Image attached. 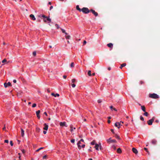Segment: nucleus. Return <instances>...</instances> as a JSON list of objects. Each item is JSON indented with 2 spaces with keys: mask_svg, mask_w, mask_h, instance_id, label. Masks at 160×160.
Instances as JSON below:
<instances>
[{
  "mask_svg": "<svg viewBox=\"0 0 160 160\" xmlns=\"http://www.w3.org/2000/svg\"><path fill=\"white\" fill-rule=\"evenodd\" d=\"M36 130H37V131H39L40 130V129L39 128H36Z\"/></svg>",
  "mask_w": 160,
  "mask_h": 160,
  "instance_id": "58",
  "label": "nucleus"
},
{
  "mask_svg": "<svg viewBox=\"0 0 160 160\" xmlns=\"http://www.w3.org/2000/svg\"><path fill=\"white\" fill-rule=\"evenodd\" d=\"M65 38L66 39H69L71 37V36L70 35H67L65 36Z\"/></svg>",
  "mask_w": 160,
  "mask_h": 160,
  "instance_id": "28",
  "label": "nucleus"
},
{
  "mask_svg": "<svg viewBox=\"0 0 160 160\" xmlns=\"http://www.w3.org/2000/svg\"><path fill=\"white\" fill-rule=\"evenodd\" d=\"M44 148L43 147H41V148H39V149H38L37 150H36V152H38L39 150H40L41 149H43Z\"/></svg>",
  "mask_w": 160,
  "mask_h": 160,
  "instance_id": "31",
  "label": "nucleus"
},
{
  "mask_svg": "<svg viewBox=\"0 0 160 160\" xmlns=\"http://www.w3.org/2000/svg\"><path fill=\"white\" fill-rule=\"evenodd\" d=\"M107 46L109 48L112 49L113 47V45L112 43H110L107 44Z\"/></svg>",
  "mask_w": 160,
  "mask_h": 160,
  "instance_id": "14",
  "label": "nucleus"
},
{
  "mask_svg": "<svg viewBox=\"0 0 160 160\" xmlns=\"http://www.w3.org/2000/svg\"><path fill=\"white\" fill-rule=\"evenodd\" d=\"M38 17L42 18H43V21L45 22H51V19L49 17L46 16L44 15L40 14L38 15Z\"/></svg>",
  "mask_w": 160,
  "mask_h": 160,
  "instance_id": "1",
  "label": "nucleus"
},
{
  "mask_svg": "<svg viewBox=\"0 0 160 160\" xmlns=\"http://www.w3.org/2000/svg\"><path fill=\"white\" fill-rule=\"evenodd\" d=\"M7 62V60L6 59H4L2 61V63H4Z\"/></svg>",
  "mask_w": 160,
  "mask_h": 160,
  "instance_id": "41",
  "label": "nucleus"
},
{
  "mask_svg": "<svg viewBox=\"0 0 160 160\" xmlns=\"http://www.w3.org/2000/svg\"><path fill=\"white\" fill-rule=\"evenodd\" d=\"M11 86V83L9 82H8V83L5 82L4 83V86L5 88H7L8 86Z\"/></svg>",
  "mask_w": 160,
  "mask_h": 160,
  "instance_id": "10",
  "label": "nucleus"
},
{
  "mask_svg": "<svg viewBox=\"0 0 160 160\" xmlns=\"http://www.w3.org/2000/svg\"><path fill=\"white\" fill-rule=\"evenodd\" d=\"M55 26L57 29H59L60 28L59 25L57 24H55Z\"/></svg>",
  "mask_w": 160,
  "mask_h": 160,
  "instance_id": "38",
  "label": "nucleus"
},
{
  "mask_svg": "<svg viewBox=\"0 0 160 160\" xmlns=\"http://www.w3.org/2000/svg\"><path fill=\"white\" fill-rule=\"evenodd\" d=\"M21 151H22V153L24 154H25V152H26L25 150L24 149H22L21 150Z\"/></svg>",
  "mask_w": 160,
  "mask_h": 160,
  "instance_id": "32",
  "label": "nucleus"
},
{
  "mask_svg": "<svg viewBox=\"0 0 160 160\" xmlns=\"http://www.w3.org/2000/svg\"><path fill=\"white\" fill-rule=\"evenodd\" d=\"M53 8V6H51L50 8V10H51Z\"/></svg>",
  "mask_w": 160,
  "mask_h": 160,
  "instance_id": "57",
  "label": "nucleus"
},
{
  "mask_svg": "<svg viewBox=\"0 0 160 160\" xmlns=\"http://www.w3.org/2000/svg\"><path fill=\"white\" fill-rule=\"evenodd\" d=\"M143 115L146 116H148V112H145L144 113Z\"/></svg>",
  "mask_w": 160,
  "mask_h": 160,
  "instance_id": "30",
  "label": "nucleus"
},
{
  "mask_svg": "<svg viewBox=\"0 0 160 160\" xmlns=\"http://www.w3.org/2000/svg\"><path fill=\"white\" fill-rule=\"evenodd\" d=\"M117 152L118 153H120L122 152V150L120 148H118L117 149Z\"/></svg>",
  "mask_w": 160,
  "mask_h": 160,
  "instance_id": "22",
  "label": "nucleus"
},
{
  "mask_svg": "<svg viewBox=\"0 0 160 160\" xmlns=\"http://www.w3.org/2000/svg\"><path fill=\"white\" fill-rule=\"evenodd\" d=\"M116 138H118V139H119V136H117V137H116Z\"/></svg>",
  "mask_w": 160,
  "mask_h": 160,
  "instance_id": "62",
  "label": "nucleus"
},
{
  "mask_svg": "<svg viewBox=\"0 0 160 160\" xmlns=\"http://www.w3.org/2000/svg\"><path fill=\"white\" fill-rule=\"evenodd\" d=\"M74 64L73 62H72L70 64V67L72 68L74 67Z\"/></svg>",
  "mask_w": 160,
  "mask_h": 160,
  "instance_id": "25",
  "label": "nucleus"
},
{
  "mask_svg": "<svg viewBox=\"0 0 160 160\" xmlns=\"http://www.w3.org/2000/svg\"><path fill=\"white\" fill-rule=\"evenodd\" d=\"M10 144L11 146H13V143L12 141H10Z\"/></svg>",
  "mask_w": 160,
  "mask_h": 160,
  "instance_id": "45",
  "label": "nucleus"
},
{
  "mask_svg": "<svg viewBox=\"0 0 160 160\" xmlns=\"http://www.w3.org/2000/svg\"><path fill=\"white\" fill-rule=\"evenodd\" d=\"M3 130L6 131V127L5 125H4V127L2 128Z\"/></svg>",
  "mask_w": 160,
  "mask_h": 160,
  "instance_id": "46",
  "label": "nucleus"
},
{
  "mask_svg": "<svg viewBox=\"0 0 160 160\" xmlns=\"http://www.w3.org/2000/svg\"><path fill=\"white\" fill-rule=\"evenodd\" d=\"M40 113V111L39 110L37 111L36 112V113L37 117L39 119L40 118V116L39 115Z\"/></svg>",
  "mask_w": 160,
  "mask_h": 160,
  "instance_id": "15",
  "label": "nucleus"
},
{
  "mask_svg": "<svg viewBox=\"0 0 160 160\" xmlns=\"http://www.w3.org/2000/svg\"><path fill=\"white\" fill-rule=\"evenodd\" d=\"M75 139H72L71 140V142L73 143H74L75 142Z\"/></svg>",
  "mask_w": 160,
  "mask_h": 160,
  "instance_id": "36",
  "label": "nucleus"
},
{
  "mask_svg": "<svg viewBox=\"0 0 160 160\" xmlns=\"http://www.w3.org/2000/svg\"><path fill=\"white\" fill-rule=\"evenodd\" d=\"M132 150L133 153L135 154H137L138 153V151L137 149L134 148H132Z\"/></svg>",
  "mask_w": 160,
  "mask_h": 160,
  "instance_id": "12",
  "label": "nucleus"
},
{
  "mask_svg": "<svg viewBox=\"0 0 160 160\" xmlns=\"http://www.w3.org/2000/svg\"><path fill=\"white\" fill-rule=\"evenodd\" d=\"M144 83L145 82L143 81H140L139 82V84L141 85L144 84Z\"/></svg>",
  "mask_w": 160,
  "mask_h": 160,
  "instance_id": "27",
  "label": "nucleus"
},
{
  "mask_svg": "<svg viewBox=\"0 0 160 160\" xmlns=\"http://www.w3.org/2000/svg\"><path fill=\"white\" fill-rule=\"evenodd\" d=\"M98 103H100L102 102V101L101 100H98Z\"/></svg>",
  "mask_w": 160,
  "mask_h": 160,
  "instance_id": "51",
  "label": "nucleus"
},
{
  "mask_svg": "<svg viewBox=\"0 0 160 160\" xmlns=\"http://www.w3.org/2000/svg\"><path fill=\"white\" fill-rule=\"evenodd\" d=\"M122 125L121 124L120 122H116L115 124V126L117 127L118 128H119L120 127V126Z\"/></svg>",
  "mask_w": 160,
  "mask_h": 160,
  "instance_id": "7",
  "label": "nucleus"
},
{
  "mask_svg": "<svg viewBox=\"0 0 160 160\" xmlns=\"http://www.w3.org/2000/svg\"><path fill=\"white\" fill-rule=\"evenodd\" d=\"M126 65V63H123L121 65L120 67V68L122 69V67H125Z\"/></svg>",
  "mask_w": 160,
  "mask_h": 160,
  "instance_id": "21",
  "label": "nucleus"
},
{
  "mask_svg": "<svg viewBox=\"0 0 160 160\" xmlns=\"http://www.w3.org/2000/svg\"><path fill=\"white\" fill-rule=\"evenodd\" d=\"M140 120L142 121H143L144 120V118L142 117V116H141L140 117Z\"/></svg>",
  "mask_w": 160,
  "mask_h": 160,
  "instance_id": "33",
  "label": "nucleus"
},
{
  "mask_svg": "<svg viewBox=\"0 0 160 160\" xmlns=\"http://www.w3.org/2000/svg\"><path fill=\"white\" fill-rule=\"evenodd\" d=\"M110 122H111V121H110V120H108V123H110Z\"/></svg>",
  "mask_w": 160,
  "mask_h": 160,
  "instance_id": "64",
  "label": "nucleus"
},
{
  "mask_svg": "<svg viewBox=\"0 0 160 160\" xmlns=\"http://www.w3.org/2000/svg\"><path fill=\"white\" fill-rule=\"evenodd\" d=\"M60 125L61 126H65L66 127H67V125L66 124V122H61L60 123Z\"/></svg>",
  "mask_w": 160,
  "mask_h": 160,
  "instance_id": "11",
  "label": "nucleus"
},
{
  "mask_svg": "<svg viewBox=\"0 0 160 160\" xmlns=\"http://www.w3.org/2000/svg\"><path fill=\"white\" fill-rule=\"evenodd\" d=\"M99 147H100V149H101V145H100V146L99 147L98 144H96L95 145L94 147V148H95V149L96 150H98Z\"/></svg>",
  "mask_w": 160,
  "mask_h": 160,
  "instance_id": "8",
  "label": "nucleus"
},
{
  "mask_svg": "<svg viewBox=\"0 0 160 160\" xmlns=\"http://www.w3.org/2000/svg\"><path fill=\"white\" fill-rule=\"evenodd\" d=\"M76 9L77 10H78L80 12H81L82 10V9H81L79 8V6L78 5H77L76 6Z\"/></svg>",
  "mask_w": 160,
  "mask_h": 160,
  "instance_id": "19",
  "label": "nucleus"
},
{
  "mask_svg": "<svg viewBox=\"0 0 160 160\" xmlns=\"http://www.w3.org/2000/svg\"><path fill=\"white\" fill-rule=\"evenodd\" d=\"M47 157V156L46 155H44L43 157V159H46Z\"/></svg>",
  "mask_w": 160,
  "mask_h": 160,
  "instance_id": "44",
  "label": "nucleus"
},
{
  "mask_svg": "<svg viewBox=\"0 0 160 160\" xmlns=\"http://www.w3.org/2000/svg\"><path fill=\"white\" fill-rule=\"evenodd\" d=\"M44 127L43 128V129L47 131L48 129V126L47 123H44Z\"/></svg>",
  "mask_w": 160,
  "mask_h": 160,
  "instance_id": "9",
  "label": "nucleus"
},
{
  "mask_svg": "<svg viewBox=\"0 0 160 160\" xmlns=\"http://www.w3.org/2000/svg\"><path fill=\"white\" fill-rule=\"evenodd\" d=\"M157 142V140L155 139H152L151 141V143L152 144L154 145H155L156 144Z\"/></svg>",
  "mask_w": 160,
  "mask_h": 160,
  "instance_id": "16",
  "label": "nucleus"
},
{
  "mask_svg": "<svg viewBox=\"0 0 160 160\" xmlns=\"http://www.w3.org/2000/svg\"><path fill=\"white\" fill-rule=\"evenodd\" d=\"M86 43H87V42H86V41L84 40L83 41V45H84L85 44H86Z\"/></svg>",
  "mask_w": 160,
  "mask_h": 160,
  "instance_id": "52",
  "label": "nucleus"
},
{
  "mask_svg": "<svg viewBox=\"0 0 160 160\" xmlns=\"http://www.w3.org/2000/svg\"><path fill=\"white\" fill-rule=\"evenodd\" d=\"M112 149H113L114 150H115L116 149L115 146L114 145L112 146Z\"/></svg>",
  "mask_w": 160,
  "mask_h": 160,
  "instance_id": "34",
  "label": "nucleus"
},
{
  "mask_svg": "<svg viewBox=\"0 0 160 160\" xmlns=\"http://www.w3.org/2000/svg\"><path fill=\"white\" fill-rule=\"evenodd\" d=\"M141 108V109L143 112H145L146 111V108L144 106H142Z\"/></svg>",
  "mask_w": 160,
  "mask_h": 160,
  "instance_id": "20",
  "label": "nucleus"
},
{
  "mask_svg": "<svg viewBox=\"0 0 160 160\" xmlns=\"http://www.w3.org/2000/svg\"><path fill=\"white\" fill-rule=\"evenodd\" d=\"M13 82L14 83H16V82L17 81H16V80L14 79L13 80Z\"/></svg>",
  "mask_w": 160,
  "mask_h": 160,
  "instance_id": "54",
  "label": "nucleus"
},
{
  "mask_svg": "<svg viewBox=\"0 0 160 160\" xmlns=\"http://www.w3.org/2000/svg\"><path fill=\"white\" fill-rule=\"evenodd\" d=\"M107 141L108 143L116 142V141L115 139H111V138H110L107 140Z\"/></svg>",
  "mask_w": 160,
  "mask_h": 160,
  "instance_id": "5",
  "label": "nucleus"
},
{
  "mask_svg": "<svg viewBox=\"0 0 160 160\" xmlns=\"http://www.w3.org/2000/svg\"><path fill=\"white\" fill-rule=\"evenodd\" d=\"M111 68L110 67H108V70H111Z\"/></svg>",
  "mask_w": 160,
  "mask_h": 160,
  "instance_id": "61",
  "label": "nucleus"
},
{
  "mask_svg": "<svg viewBox=\"0 0 160 160\" xmlns=\"http://www.w3.org/2000/svg\"><path fill=\"white\" fill-rule=\"evenodd\" d=\"M155 122L157 123H158L159 122V121L158 120H156L155 121Z\"/></svg>",
  "mask_w": 160,
  "mask_h": 160,
  "instance_id": "60",
  "label": "nucleus"
},
{
  "mask_svg": "<svg viewBox=\"0 0 160 160\" xmlns=\"http://www.w3.org/2000/svg\"><path fill=\"white\" fill-rule=\"evenodd\" d=\"M81 11L84 13L88 14L90 12V10H89L87 8L84 7L82 8Z\"/></svg>",
  "mask_w": 160,
  "mask_h": 160,
  "instance_id": "3",
  "label": "nucleus"
},
{
  "mask_svg": "<svg viewBox=\"0 0 160 160\" xmlns=\"http://www.w3.org/2000/svg\"><path fill=\"white\" fill-rule=\"evenodd\" d=\"M80 142H83L84 143H85V142H84V140L83 139H80Z\"/></svg>",
  "mask_w": 160,
  "mask_h": 160,
  "instance_id": "48",
  "label": "nucleus"
},
{
  "mask_svg": "<svg viewBox=\"0 0 160 160\" xmlns=\"http://www.w3.org/2000/svg\"><path fill=\"white\" fill-rule=\"evenodd\" d=\"M46 133H47V131H46H46H43V133L44 134H46Z\"/></svg>",
  "mask_w": 160,
  "mask_h": 160,
  "instance_id": "55",
  "label": "nucleus"
},
{
  "mask_svg": "<svg viewBox=\"0 0 160 160\" xmlns=\"http://www.w3.org/2000/svg\"><path fill=\"white\" fill-rule=\"evenodd\" d=\"M85 146V144H82V146H81V148H84Z\"/></svg>",
  "mask_w": 160,
  "mask_h": 160,
  "instance_id": "49",
  "label": "nucleus"
},
{
  "mask_svg": "<svg viewBox=\"0 0 160 160\" xmlns=\"http://www.w3.org/2000/svg\"><path fill=\"white\" fill-rule=\"evenodd\" d=\"M63 78L64 79H66L67 78V76H66V75L63 76Z\"/></svg>",
  "mask_w": 160,
  "mask_h": 160,
  "instance_id": "56",
  "label": "nucleus"
},
{
  "mask_svg": "<svg viewBox=\"0 0 160 160\" xmlns=\"http://www.w3.org/2000/svg\"><path fill=\"white\" fill-rule=\"evenodd\" d=\"M70 128H71V129H70V131L71 132H72L73 131L74 129H75V128H73L72 127V125L70 126Z\"/></svg>",
  "mask_w": 160,
  "mask_h": 160,
  "instance_id": "23",
  "label": "nucleus"
},
{
  "mask_svg": "<svg viewBox=\"0 0 160 160\" xmlns=\"http://www.w3.org/2000/svg\"><path fill=\"white\" fill-rule=\"evenodd\" d=\"M88 75L89 76H92L91 71L89 70L88 71Z\"/></svg>",
  "mask_w": 160,
  "mask_h": 160,
  "instance_id": "26",
  "label": "nucleus"
},
{
  "mask_svg": "<svg viewBox=\"0 0 160 160\" xmlns=\"http://www.w3.org/2000/svg\"><path fill=\"white\" fill-rule=\"evenodd\" d=\"M144 150L146 151V152H148V149L146 148H144Z\"/></svg>",
  "mask_w": 160,
  "mask_h": 160,
  "instance_id": "47",
  "label": "nucleus"
},
{
  "mask_svg": "<svg viewBox=\"0 0 160 160\" xmlns=\"http://www.w3.org/2000/svg\"><path fill=\"white\" fill-rule=\"evenodd\" d=\"M24 130L22 129L21 128V135L22 137H23L24 135Z\"/></svg>",
  "mask_w": 160,
  "mask_h": 160,
  "instance_id": "18",
  "label": "nucleus"
},
{
  "mask_svg": "<svg viewBox=\"0 0 160 160\" xmlns=\"http://www.w3.org/2000/svg\"><path fill=\"white\" fill-rule=\"evenodd\" d=\"M111 132H112V133H114V130L113 129H111Z\"/></svg>",
  "mask_w": 160,
  "mask_h": 160,
  "instance_id": "53",
  "label": "nucleus"
},
{
  "mask_svg": "<svg viewBox=\"0 0 160 160\" xmlns=\"http://www.w3.org/2000/svg\"><path fill=\"white\" fill-rule=\"evenodd\" d=\"M36 104L35 103H33L32 105V108H34V107H36Z\"/></svg>",
  "mask_w": 160,
  "mask_h": 160,
  "instance_id": "40",
  "label": "nucleus"
},
{
  "mask_svg": "<svg viewBox=\"0 0 160 160\" xmlns=\"http://www.w3.org/2000/svg\"><path fill=\"white\" fill-rule=\"evenodd\" d=\"M72 86L73 88H75L76 86V85L75 84L73 83L72 84Z\"/></svg>",
  "mask_w": 160,
  "mask_h": 160,
  "instance_id": "43",
  "label": "nucleus"
},
{
  "mask_svg": "<svg viewBox=\"0 0 160 160\" xmlns=\"http://www.w3.org/2000/svg\"><path fill=\"white\" fill-rule=\"evenodd\" d=\"M149 97L150 98L153 99H157L159 98V96L155 93H150L149 94Z\"/></svg>",
  "mask_w": 160,
  "mask_h": 160,
  "instance_id": "2",
  "label": "nucleus"
},
{
  "mask_svg": "<svg viewBox=\"0 0 160 160\" xmlns=\"http://www.w3.org/2000/svg\"><path fill=\"white\" fill-rule=\"evenodd\" d=\"M155 119V118L154 117H153L152 118L149 120L148 121L147 123L148 125H151L152 124L154 120Z\"/></svg>",
  "mask_w": 160,
  "mask_h": 160,
  "instance_id": "4",
  "label": "nucleus"
},
{
  "mask_svg": "<svg viewBox=\"0 0 160 160\" xmlns=\"http://www.w3.org/2000/svg\"><path fill=\"white\" fill-rule=\"evenodd\" d=\"M92 12V13L95 16L97 17L98 16V13L95 11V10L93 9H90V12Z\"/></svg>",
  "mask_w": 160,
  "mask_h": 160,
  "instance_id": "6",
  "label": "nucleus"
},
{
  "mask_svg": "<svg viewBox=\"0 0 160 160\" xmlns=\"http://www.w3.org/2000/svg\"><path fill=\"white\" fill-rule=\"evenodd\" d=\"M21 156L19 155V160H21Z\"/></svg>",
  "mask_w": 160,
  "mask_h": 160,
  "instance_id": "63",
  "label": "nucleus"
},
{
  "mask_svg": "<svg viewBox=\"0 0 160 160\" xmlns=\"http://www.w3.org/2000/svg\"><path fill=\"white\" fill-rule=\"evenodd\" d=\"M82 142H80V141H79L78 142V143H77V145H78V148L79 149H81V146L80 145V144H82Z\"/></svg>",
  "mask_w": 160,
  "mask_h": 160,
  "instance_id": "13",
  "label": "nucleus"
},
{
  "mask_svg": "<svg viewBox=\"0 0 160 160\" xmlns=\"http://www.w3.org/2000/svg\"><path fill=\"white\" fill-rule=\"evenodd\" d=\"M95 141L94 140H93L92 141L91 143V144L92 145H95Z\"/></svg>",
  "mask_w": 160,
  "mask_h": 160,
  "instance_id": "29",
  "label": "nucleus"
},
{
  "mask_svg": "<svg viewBox=\"0 0 160 160\" xmlns=\"http://www.w3.org/2000/svg\"><path fill=\"white\" fill-rule=\"evenodd\" d=\"M59 94H58V93H56V94H55L54 96L56 97H59Z\"/></svg>",
  "mask_w": 160,
  "mask_h": 160,
  "instance_id": "42",
  "label": "nucleus"
},
{
  "mask_svg": "<svg viewBox=\"0 0 160 160\" xmlns=\"http://www.w3.org/2000/svg\"><path fill=\"white\" fill-rule=\"evenodd\" d=\"M61 29L62 33H65V30L64 29L62 28H61Z\"/></svg>",
  "mask_w": 160,
  "mask_h": 160,
  "instance_id": "37",
  "label": "nucleus"
},
{
  "mask_svg": "<svg viewBox=\"0 0 160 160\" xmlns=\"http://www.w3.org/2000/svg\"><path fill=\"white\" fill-rule=\"evenodd\" d=\"M4 142L5 143H8V140H4Z\"/></svg>",
  "mask_w": 160,
  "mask_h": 160,
  "instance_id": "50",
  "label": "nucleus"
},
{
  "mask_svg": "<svg viewBox=\"0 0 160 160\" xmlns=\"http://www.w3.org/2000/svg\"><path fill=\"white\" fill-rule=\"evenodd\" d=\"M110 109H111L112 110H113L115 111H117V109L115 108H113V107L112 106H111L110 107Z\"/></svg>",
  "mask_w": 160,
  "mask_h": 160,
  "instance_id": "24",
  "label": "nucleus"
},
{
  "mask_svg": "<svg viewBox=\"0 0 160 160\" xmlns=\"http://www.w3.org/2000/svg\"><path fill=\"white\" fill-rule=\"evenodd\" d=\"M76 81L75 79H73L72 80V83H74Z\"/></svg>",
  "mask_w": 160,
  "mask_h": 160,
  "instance_id": "39",
  "label": "nucleus"
},
{
  "mask_svg": "<svg viewBox=\"0 0 160 160\" xmlns=\"http://www.w3.org/2000/svg\"><path fill=\"white\" fill-rule=\"evenodd\" d=\"M30 17L33 20H36L35 18V17L34 15L33 14L30 15Z\"/></svg>",
  "mask_w": 160,
  "mask_h": 160,
  "instance_id": "17",
  "label": "nucleus"
},
{
  "mask_svg": "<svg viewBox=\"0 0 160 160\" xmlns=\"http://www.w3.org/2000/svg\"><path fill=\"white\" fill-rule=\"evenodd\" d=\"M33 55V56H35L36 55V51H34L32 53Z\"/></svg>",
  "mask_w": 160,
  "mask_h": 160,
  "instance_id": "35",
  "label": "nucleus"
},
{
  "mask_svg": "<svg viewBox=\"0 0 160 160\" xmlns=\"http://www.w3.org/2000/svg\"><path fill=\"white\" fill-rule=\"evenodd\" d=\"M44 114H45L46 116H48L46 112H44Z\"/></svg>",
  "mask_w": 160,
  "mask_h": 160,
  "instance_id": "59",
  "label": "nucleus"
}]
</instances>
